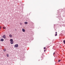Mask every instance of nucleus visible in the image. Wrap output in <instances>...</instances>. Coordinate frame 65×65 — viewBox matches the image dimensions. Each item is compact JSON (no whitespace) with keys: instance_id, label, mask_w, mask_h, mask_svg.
<instances>
[{"instance_id":"obj_7","label":"nucleus","mask_w":65,"mask_h":65,"mask_svg":"<svg viewBox=\"0 0 65 65\" xmlns=\"http://www.w3.org/2000/svg\"><path fill=\"white\" fill-rule=\"evenodd\" d=\"M10 41H11H11H13V39H10Z\"/></svg>"},{"instance_id":"obj_15","label":"nucleus","mask_w":65,"mask_h":65,"mask_svg":"<svg viewBox=\"0 0 65 65\" xmlns=\"http://www.w3.org/2000/svg\"><path fill=\"white\" fill-rule=\"evenodd\" d=\"M60 61H61V60H58V62H60Z\"/></svg>"},{"instance_id":"obj_8","label":"nucleus","mask_w":65,"mask_h":65,"mask_svg":"<svg viewBox=\"0 0 65 65\" xmlns=\"http://www.w3.org/2000/svg\"><path fill=\"white\" fill-rule=\"evenodd\" d=\"M10 43L12 44L13 43V41L10 42Z\"/></svg>"},{"instance_id":"obj_16","label":"nucleus","mask_w":65,"mask_h":65,"mask_svg":"<svg viewBox=\"0 0 65 65\" xmlns=\"http://www.w3.org/2000/svg\"><path fill=\"white\" fill-rule=\"evenodd\" d=\"M44 49H45V48H46L45 47H44Z\"/></svg>"},{"instance_id":"obj_9","label":"nucleus","mask_w":65,"mask_h":65,"mask_svg":"<svg viewBox=\"0 0 65 65\" xmlns=\"http://www.w3.org/2000/svg\"><path fill=\"white\" fill-rule=\"evenodd\" d=\"M3 28L4 29H6V27L4 26L3 27Z\"/></svg>"},{"instance_id":"obj_13","label":"nucleus","mask_w":65,"mask_h":65,"mask_svg":"<svg viewBox=\"0 0 65 65\" xmlns=\"http://www.w3.org/2000/svg\"><path fill=\"white\" fill-rule=\"evenodd\" d=\"M63 42L64 43V44L65 43V40H64L63 41Z\"/></svg>"},{"instance_id":"obj_14","label":"nucleus","mask_w":65,"mask_h":65,"mask_svg":"<svg viewBox=\"0 0 65 65\" xmlns=\"http://www.w3.org/2000/svg\"><path fill=\"white\" fill-rule=\"evenodd\" d=\"M22 25V23H20V25Z\"/></svg>"},{"instance_id":"obj_5","label":"nucleus","mask_w":65,"mask_h":65,"mask_svg":"<svg viewBox=\"0 0 65 65\" xmlns=\"http://www.w3.org/2000/svg\"><path fill=\"white\" fill-rule=\"evenodd\" d=\"M22 31L23 32H25V29H22Z\"/></svg>"},{"instance_id":"obj_2","label":"nucleus","mask_w":65,"mask_h":65,"mask_svg":"<svg viewBox=\"0 0 65 65\" xmlns=\"http://www.w3.org/2000/svg\"><path fill=\"white\" fill-rule=\"evenodd\" d=\"M6 36H5V35H4L3 36H2V37L3 38H4V39H6Z\"/></svg>"},{"instance_id":"obj_1","label":"nucleus","mask_w":65,"mask_h":65,"mask_svg":"<svg viewBox=\"0 0 65 65\" xmlns=\"http://www.w3.org/2000/svg\"><path fill=\"white\" fill-rule=\"evenodd\" d=\"M18 46H19V45L18 44H16L15 45H14V47H18Z\"/></svg>"},{"instance_id":"obj_3","label":"nucleus","mask_w":65,"mask_h":65,"mask_svg":"<svg viewBox=\"0 0 65 65\" xmlns=\"http://www.w3.org/2000/svg\"><path fill=\"white\" fill-rule=\"evenodd\" d=\"M9 36L10 37H12V35L10 34L9 35Z\"/></svg>"},{"instance_id":"obj_10","label":"nucleus","mask_w":65,"mask_h":65,"mask_svg":"<svg viewBox=\"0 0 65 65\" xmlns=\"http://www.w3.org/2000/svg\"><path fill=\"white\" fill-rule=\"evenodd\" d=\"M3 51L4 52H5V51H6V49L5 48L3 50Z\"/></svg>"},{"instance_id":"obj_19","label":"nucleus","mask_w":65,"mask_h":65,"mask_svg":"<svg viewBox=\"0 0 65 65\" xmlns=\"http://www.w3.org/2000/svg\"><path fill=\"white\" fill-rule=\"evenodd\" d=\"M55 52H54V53H53V55H55Z\"/></svg>"},{"instance_id":"obj_18","label":"nucleus","mask_w":65,"mask_h":65,"mask_svg":"<svg viewBox=\"0 0 65 65\" xmlns=\"http://www.w3.org/2000/svg\"><path fill=\"white\" fill-rule=\"evenodd\" d=\"M55 33H56V34H57V32H55Z\"/></svg>"},{"instance_id":"obj_12","label":"nucleus","mask_w":65,"mask_h":65,"mask_svg":"<svg viewBox=\"0 0 65 65\" xmlns=\"http://www.w3.org/2000/svg\"><path fill=\"white\" fill-rule=\"evenodd\" d=\"M57 36V34H56L55 35V36Z\"/></svg>"},{"instance_id":"obj_20","label":"nucleus","mask_w":65,"mask_h":65,"mask_svg":"<svg viewBox=\"0 0 65 65\" xmlns=\"http://www.w3.org/2000/svg\"><path fill=\"white\" fill-rule=\"evenodd\" d=\"M1 28H2V27H0V29H1Z\"/></svg>"},{"instance_id":"obj_17","label":"nucleus","mask_w":65,"mask_h":65,"mask_svg":"<svg viewBox=\"0 0 65 65\" xmlns=\"http://www.w3.org/2000/svg\"><path fill=\"white\" fill-rule=\"evenodd\" d=\"M44 52H45V49L44 51Z\"/></svg>"},{"instance_id":"obj_4","label":"nucleus","mask_w":65,"mask_h":65,"mask_svg":"<svg viewBox=\"0 0 65 65\" xmlns=\"http://www.w3.org/2000/svg\"><path fill=\"white\" fill-rule=\"evenodd\" d=\"M0 40L1 41H4V39H3L2 38Z\"/></svg>"},{"instance_id":"obj_11","label":"nucleus","mask_w":65,"mask_h":65,"mask_svg":"<svg viewBox=\"0 0 65 65\" xmlns=\"http://www.w3.org/2000/svg\"><path fill=\"white\" fill-rule=\"evenodd\" d=\"M9 54H7L6 56L7 57H9Z\"/></svg>"},{"instance_id":"obj_6","label":"nucleus","mask_w":65,"mask_h":65,"mask_svg":"<svg viewBox=\"0 0 65 65\" xmlns=\"http://www.w3.org/2000/svg\"><path fill=\"white\" fill-rule=\"evenodd\" d=\"M25 25H27V24H28V22H25L24 23Z\"/></svg>"}]
</instances>
